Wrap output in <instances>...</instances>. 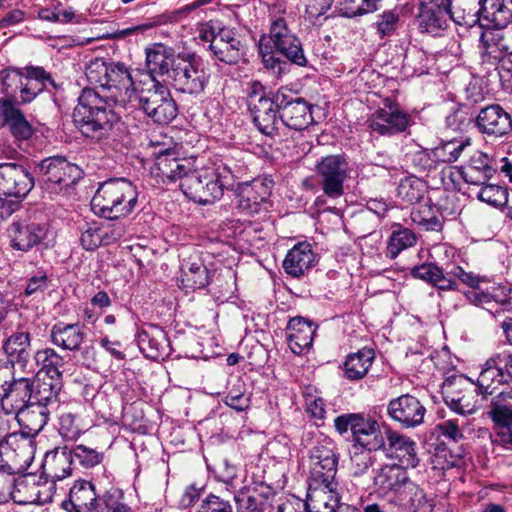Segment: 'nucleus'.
<instances>
[{
  "label": "nucleus",
  "instance_id": "nucleus-31",
  "mask_svg": "<svg viewBox=\"0 0 512 512\" xmlns=\"http://www.w3.org/2000/svg\"><path fill=\"white\" fill-rule=\"evenodd\" d=\"M13 416L20 426V435L24 438H34L49 422L50 410L45 405L29 401Z\"/></svg>",
  "mask_w": 512,
  "mask_h": 512
},
{
  "label": "nucleus",
  "instance_id": "nucleus-8",
  "mask_svg": "<svg viewBox=\"0 0 512 512\" xmlns=\"http://www.w3.org/2000/svg\"><path fill=\"white\" fill-rule=\"evenodd\" d=\"M2 83L7 94L19 92L20 103L28 104L32 102L49 83L55 89L57 84L43 67L27 66L22 69H8L2 72Z\"/></svg>",
  "mask_w": 512,
  "mask_h": 512
},
{
  "label": "nucleus",
  "instance_id": "nucleus-60",
  "mask_svg": "<svg viewBox=\"0 0 512 512\" xmlns=\"http://www.w3.org/2000/svg\"><path fill=\"white\" fill-rule=\"evenodd\" d=\"M399 13L396 10H386L377 16L375 27L380 38L391 36L398 28Z\"/></svg>",
  "mask_w": 512,
  "mask_h": 512
},
{
  "label": "nucleus",
  "instance_id": "nucleus-24",
  "mask_svg": "<svg viewBox=\"0 0 512 512\" xmlns=\"http://www.w3.org/2000/svg\"><path fill=\"white\" fill-rule=\"evenodd\" d=\"M236 512H271L275 497L273 489L264 483H253L232 491Z\"/></svg>",
  "mask_w": 512,
  "mask_h": 512
},
{
  "label": "nucleus",
  "instance_id": "nucleus-53",
  "mask_svg": "<svg viewBox=\"0 0 512 512\" xmlns=\"http://www.w3.org/2000/svg\"><path fill=\"white\" fill-rule=\"evenodd\" d=\"M381 0H336L339 13L347 18L362 16L378 9Z\"/></svg>",
  "mask_w": 512,
  "mask_h": 512
},
{
  "label": "nucleus",
  "instance_id": "nucleus-20",
  "mask_svg": "<svg viewBox=\"0 0 512 512\" xmlns=\"http://www.w3.org/2000/svg\"><path fill=\"white\" fill-rule=\"evenodd\" d=\"M471 121L480 134L489 138H502L512 132V115L500 104L480 108Z\"/></svg>",
  "mask_w": 512,
  "mask_h": 512
},
{
  "label": "nucleus",
  "instance_id": "nucleus-9",
  "mask_svg": "<svg viewBox=\"0 0 512 512\" xmlns=\"http://www.w3.org/2000/svg\"><path fill=\"white\" fill-rule=\"evenodd\" d=\"M42 188L51 195L66 194L83 177V170L63 156H52L38 164Z\"/></svg>",
  "mask_w": 512,
  "mask_h": 512
},
{
  "label": "nucleus",
  "instance_id": "nucleus-18",
  "mask_svg": "<svg viewBox=\"0 0 512 512\" xmlns=\"http://www.w3.org/2000/svg\"><path fill=\"white\" fill-rule=\"evenodd\" d=\"M10 246L14 250L28 252L44 242L48 235V224L35 217L26 216L14 220L7 229Z\"/></svg>",
  "mask_w": 512,
  "mask_h": 512
},
{
  "label": "nucleus",
  "instance_id": "nucleus-6",
  "mask_svg": "<svg viewBox=\"0 0 512 512\" xmlns=\"http://www.w3.org/2000/svg\"><path fill=\"white\" fill-rule=\"evenodd\" d=\"M335 430L344 436L350 432L353 448L379 451L385 447V435L374 418L362 413H346L334 419Z\"/></svg>",
  "mask_w": 512,
  "mask_h": 512
},
{
  "label": "nucleus",
  "instance_id": "nucleus-61",
  "mask_svg": "<svg viewBox=\"0 0 512 512\" xmlns=\"http://www.w3.org/2000/svg\"><path fill=\"white\" fill-rule=\"evenodd\" d=\"M80 244L87 251H93L103 245L101 227L97 223H87L82 228Z\"/></svg>",
  "mask_w": 512,
  "mask_h": 512
},
{
  "label": "nucleus",
  "instance_id": "nucleus-45",
  "mask_svg": "<svg viewBox=\"0 0 512 512\" xmlns=\"http://www.w3.org/2000/svg\"><path fill=\"white\" fill-rule=\"evenodd\" d=\"M35 382L36 380L32 378V397L30 401L49 408L51 404L57 401L63 382H54L46 378H37V385H35Z\"/></svg>",
  "mask_w": 512,
  "mask_h": 512
},
{
  "label": "nucleus",
  "instance_id": "nucleus-56",
  "mask_svg": "<svg viewBox=\"0 0 512 512\" xmlns=\"http://www.w3.org/2000/svg\"><path fill=\"white\" fill-rule=\"evenodd\" d=\"M477 198L494 207H502L508 202V190L505 186L488 184L480 185Z\"/></svg>",
  "mask_w": 512,
  "mask_h": 512
},
{
  "label": "nucleus",
  "instance_id": "nucleus-43",
  "mask_svg": "<svg viewBox=\"0 0 512 512\" xmlns=\"http://www.w3.org/2000/svg\"><path fill=\"white\" fill-rule=\"evenodd\" d=\"M138 346L147 358L157 360L167 355L168 340L162 329L152 327L138 334Z\"/></svg>",
  "mask_w": 512,
  "mask_h": 512
},
{
  "label": "nucleus",
  "instance_id": "nucleus-17",
  "mask_svg": "<svg viewBox=\"0 0 512 512\" xmlns=\"http://www.w3.org/2000/svg\"><path fill=\"white\" fill-rule=\"evenodd\" d=\"M249 99L253 122L257 129L268 137L278 136L282 121L276 108V92L260 94L254 88Z\"/></svg>",
  "mask_w": 512,
  "mask_h": 512
},
{
  "label": "nucleus",
  "instance_id": "nucleus-55",
  "mask_svg": "<svg viewBox=\"0 0 512 512\" xmlns=\"http://www.w3.org/2000/svg\"><path fill=\"white\" fill-rule=\"evenodd\" d=\"M223 401L227 406L238 412L246 411L251 405V393L247 391L242 381L237 380V382L229 388Z\"/></svg>",
  "mask_w": 512,
  "mask_h": 512
},
{
  "label": "nucleus",
  "instance_id": "nucleus-2",
  "mask_svg": "<svg viewBox=\"0 0 512 512\" xmlns=\"http://www.w3.org/2000/svg\"><path fill=\"white\" fill-rule=\"evenodd\" d=\"M411 274L414 278L426 281L442 291L457 290V280H460L472 288L465 293L470 303L485 309L495 318L512 312L511 286L499 285L478 290L479 278L460 266L453 265L450 269L444 270L434 263H424L414 267Z\"/></svg>",
  "mask_w": 512,
  "mask_h": 512
},
{
  "label": "nucleus",
  "instance_id": "nucleus-13",
  "mask_svg": "<svg viewBox=\"0 0 512 512\" xmlns=\"http://www.w3.org/2000/svg\"><path fill=\"white\" fill-rule=\"evenodd\" d=\"M512 53V29L489 28L482 31L479 39L480 65L488 73L498 70Z\"/></svg>",
  "mask_w": 512,
  "mask_h": 512
},
{
  "label": "nucleus",
  "instance_id": "nucleus-21",
  "mask_svg": "<svg viewBox=\"0 0 512 512\" xmlns=\"http://www.w3.org/2000/svg\"><path fill=\"white\" fill-rule=\"evenodd\" d=\"M34 186V179L21 165L16 163L0 164V195L18 200L25 198Z\"/></svg>",
  "mask_w": 512,
  "mask_h": 512
},
{
  "label": "nucleus",
  "instance_id": "nucleus-37",
  "mask_svg": "<svg viewBox=\"0 0 512 512\" xmlns=\"http://www.w3.org/2000/svg\"><path fill=\"white\" fill-rule=\"evenodd\" d=\"M98 498L94 484L87 480H77L69 490L68 499L61 506L67 512H93Z\"/></svg>",
  "mask_w": 512,
  "mask_h": 512
},
{
  "label": "nucleus",
  "instance_id": "nucleus-48",
  "mask_svg": "<svg viewBox=\"0 0 512 512\" xmlns=\"http://www.w3.org/2000/svg\"><path fill=\"white\" fill-rule=\"evenodd\" d=\"M412 221L427 231H440L443 227L438 210L431 204H418L411 211Z\"/></svg>",
  "mask_w": 512,
  "mask_h": 512
},
{
  "label": "nucleus",
  "instance_id": "nucleus-57",
  "mask_svg": "<svg viewBox=\"0 0 512 512\" xmlns=\"http://www.w3.org/2000/svg\"><path fill=\"white\" fill-rule=\"evenodd\" d=\"M108 62L102 59L92 60L85 69V75L87 81L91 85L98 86L101 89V93L105 92V85L107 84V75L109 70Z\"/></svg>",
  "mask_w": 512,
  "mask_h": 512
},
{
  "label": "nucleus",
  "instance_id": "nucleus-22",
  "mask_svg": "<svg viewBox=\"0 0 512 512\" xmlns=\"http://www.w3.org/2000/svg\"><path fill=\"white\" fill-rule=\"evenodd\" d=\"M178 53L163 43H153L145 48V67L151 83L162 80L169 82L174 71Z\"/></svg>",
  "mask_w": 512,
  "mask_h": 512
},
{
  "label": "nucleus",
  "instance_id": "nucleus-10",
  "mask_svg": "<svg viewBox=\"0 0 512 512\" xmlns=\"http://www.w3.org/2000/svg\"><path fill=\"white\" fill-rule=\"evenodd\" d=\"M275 5L270 10V28L265 36L266 44L271 45L279 54L283 55L289 62L300 67H306L308 60L304 54L300 39L291 31L287 18L284 15H276Z\"/></svg>",
  "mask_w": 512,
  "mask_h": 512
},
{
  "label": "nucleus",
  "instance_id": "nucleus-54",
  "mask_svg": "<svg viewBox=\"0 0 512 512\" xmlns=\"http://www.w3.org/2000/svg\"><path fill=\"white\" fill-rule=\"evenodd\" d=\"M265 41L266 38L265 35H263L259 44L263 64L268 70H271L275 76L280 78L289 72L290 65L287 61L276 57L275 49L271 47V45L266 44Z\"/></svg>",
  "mask_w": 512,
  "mask_h": 512
},
{
  "label": "nucleus",
  "instance_id": "nucleus-16",
  "mask_svg": "<svg viewBox=\"0 0 512 512\" xmlns=\"http://www.w3.org/2000/svg\"><path fill=\"white\" fill-rule=\"evenodd\" d=\"M411 115L402 110L399 104L386 98L383 107L378 108L367 119L371 131L382 136H392L405 132L411 125Z\"/></svg>",
  "mask_w": 512,
  "mask_h": 512
},
{
  "label": "nucleus",
  "instance_id": "nucleus-5",
  "mask_svg": "<svg viewBox=\"0 0 512 512\" xmlns=\"http://www.w3.org/2000/svg\"><path fill=\"white\" fill-rule=\"evenodd\" d=\"M221 168L205 167L196 169L190 176H186L182 184V192L190 200L208 205L219 200L224 193V188L230 185V180L235 177L234 171L227 164Z\"/></svg>",
  "mask_w": 512,
  "mask_h": 512
},
{
  "label": "nucleus",
  "instance_id": "nucleus-63",
  "mask_svg": "<svg viewBox=\"0 0 512 512\" xmlns=\"http://www.w3.org/2000/svg\"><path fill=\"white\" fill-rule=\"evenodd\" d=\"M433 155V149H421L413 153L412 155V163L413 165L418 168L419 172H430L431 170H434L437 168L438 161Z\"/></svg>",
  "mask_w": 512,
  "mask_h": 512
},
{
  "label": "nucleus",
  "instance_id": "nucleus-47",
  "mask_svg": "<svg viewBox=\"0 0 512 512\" xmlns=\"http://www.w3.org/2000/svg\"><path fill=\"white\" fill-rule=\"evenodd\" d=\"M481 0H452L450 18L458 25L473 26L478 22Z\"/></svg>",
  "mask_w": 512,
  "mask_h": 512
},
{
  "label": "nucleus",
  "instance_id": "nucleus-39",
  "mask_svg": "<svg viewBox=\"0 0 512 512\" xmlns=\"http://www.w3.org/2000/svg\"><path fill=\"white\" fill-rule=\"evenodd\" d=\"M405 467L397 464L382 466L374 476V484L378 492L391 501L404 483L409 480Z\"/></svg>",
  "mask_w": 512,
  "mask_h": 512
},
{
  "label": "nucleus",
  "instance_id": "nucleus-34",
  "mask_svg": "<svg viewBox=\"0 0 512 512\" xmlns=\"http://www.w3.org/2000/svg\"><path fill=\"white\" fill-rule=\"evenodd\" d=\"M317 263V256L312 245L307 241L296 243L286 254L283 261L284 271L294 278H299L311 270Z\"/></svg>",
  "mask_w": 512,
  "mask_h": 512
},
{
  "label": "nucleus",
  "instance_id": "nucleus-52",
  "mask_svg": "<svg viewBox=\"0 0 512 512\" xmlns=\"http://www.w3.org/2000/svg\"><path fill=\"white\" fill-rule=\"evenodd\" d=\"M209 284V271L202 263H191L182 269L181 285L186 290L205 288Z\"/></svg>",
  "mask_w": 512,
  "mask_h": 512
},
{
  "label": "nucleus",
  "instance_id": "nucleus-33",
  "mask_svg": "<svg viewBox=\"0 0 512 512\" xmlns=\"http://www.w3.org/2000/svg\"><path fill=\"white\" fill-rule=\"evenodd\" d=\"M157 175L160 176L163 182L172 183L180 181V188L186 176L192 175L193 162L187 158H178L174 152L160 154L156 160Z\"/></svg>",
  "mask_w": 512,
  "mask_h": 512
},
{
  "label": "nucleus",
  "instance_id": "nucleus-49",
  "mask_svg": "<svg viewBox=\"0 0 512 512\" xmlns=\"http://www.w3.org/2000/svg\"><path fill=\"white\" fill-rule=\"evenodd\" d=\"M93 512H133L126 503L124 493L119 488H111L99 495Z\"/></svg>",
  "mask_w": 512,
  "mask_h": 512
},
{
  "label": "nucleus",
  "instance_id": "nucleus-30",
  "mask_svg": "<svg viewBox=\"0 0 512 512\" xmlns=\"http://www.w3.org/2000/svg\"><path fill=\"white\" fill-rule=\"evenodd\" d=\"M212 55L219 61L234 65L244 56V45L234 30L218 28V37L209 45Z\"/></svg>",
  "mask_w": 512,
  "mask_h": 512
},
{
  "label": "nucleus",
  "instance_id": "nucleus-27",
  "mask_svg": "<svg viewBox=\"0 0 512 512\" xmlns=\"http://www.w3.org/2000/svg\"><path fill=\"white\" fill-rule=\"evenodd\" d=\"M380 450L387 456L398 459L402 467L415 468L419 464L416 442L389 427L385 429V447Z\"/></svg>",
  "mask_w": 512,
  "mask_h": 512
},
{
  "label": "nucleus",
  "instance_id": "nucleus-14",
  "mask_svg": "<svg viewBox=\"0 0 512 512\" xmlns=\"http://www.w3.org/2000/svg\"><path fill=\"white\" fill-rule=\"evenodd\" d=\"M323 194L331 199L344 195V182L349 178V163L343 155H327L315 166Z\"/></svg>",
  "mask_w": 512,
  "mask_h": 512
},
{
  "label": "nucleus",
  "instance_id": "nucleus-42",
  "mask_svg": "<svg viewBox=\"0 0 512 512\" xmlns=\"http://www.w3.org/2000/svg\"><path fill=\"white\" fill-rule=\"evenodd\" d=\"M36 364L40 367L36 378H46L54 382H63L64 359L53 348H44L34 355Z\"/></svg>",
  "mask_w": 512,
  "mask_h": 512
},
{
  "label": "nucleus",
  "instance_id": "nucleus-44",
  "mask_svg": "<svg viewBox=\"0 0 512 512\" xmlns=\"http://www.w3.org/2000/svg\"><path fill=\"white\" fill-rule=\"evenodd\" d=\"M427 189V183L424 180L410 175L400 180L397 196L407 205L419 204L427 193Z\"/></svg>",
  "mask_w": 512,
  "mask_h": 512
},
{
  "label": "nucleus",
  "instance_id": "nucleus-64",
  "mask_svg": "<svg viewBox=\"0 0 512 512\" xmlns=\"http://www.w3.org/2000/svg\"><path fill=\"white\" fill-rule=\"evenodd\" d=\"M49 282L47 274L43 271H38L28 279L24 294L26 296L40 295L49 287Z\"/></svg>",
  "mask_w": 512,
  "mask_h": 512
},
{
  "label": "nucleus",
  "instance_id": "nucleus-38",
  "mask_svg": "<svg viewBox=\"0 0 512 512\" xmlns=\"http://www.w3.org/2000/svg\"><path fill=\"white\" fill-rule=\"evenodd\" d=\"M390 503L411 512H433L434 510L433 501L429 500L424 490L410 479L403 484Z\"/></svg>",
  "mask_w": 512,
  "mask_h": 512
},
{
  "label": "nucleus",
  "instance_id": "nucleus-23",
  "mask_svg": "<svg viewBox=\"0 0 512 512\" xmlns=\"http://www.w3.org/2000/svg\"><path fill=\"white\" fill-rule=\"evenodd\" d=\"M272 187L270 179H255L243 184L238 194V209L249 216L268 211Z\"/></svg>",
  "mask_w": 512,
  "mask_h": 512
},
{
  "label": "nucleus",
  "instance_id": "nucleus-51",
  "mask_svg": "<svg viewBox=\"0 0 512 512\" xmlns=\"http://www.w3.org/2000/svg\"><path fill=\"white\" fill-rule=\"evenodd\" d=\"M445 15L450 16V13L446 11V9L420 3L418 15L419 23L427 32L433 33L442 29L445 24Z\"/></svg>",
  "mask_w": 512,
  "mask_h": 512
},
{
  "label": "nucleus",
  "instance_id": "nucleus-19",
  "mask_svg": "<svg viewBox=\"0 0 512 512\" xmlns=\"http://www.w3.org/2000/svg\"><path fill=\"white\" fill-rule=\"evenodd\" d=\"M32 397V378L16 377L9 372L0 382V411L6 416H13L29 403Z\"/></svg>",
  "mask_w": 512,
  "mask_h": 512
},
{
  "label": "nucleus",
  "instance_id": "nucleus-35",
  "mask_svg": "<svg viewBox=\"0 0 512 512\" xmlns=\"http://www.w3.org/2000/svg\"><path fill=\"white\" fill-rule=\"evenodd\" d=\"M287 342L291 351L296 355L307 352L316 334L317 326L310 320L296 316L287 324Z\"/></svg>",
  "mask_w": 512,
  "mask_h": 512
},
{
  "label": "nucleus",
  "instance_id": "nucleus-15",
  "mask_svg": "<svg viewBox=\"0 0 512 512\" xmlns=\"http://www.w3.org/2000/svg\"><path fill=\"white\" fill-rule=\"evenodd\" d=\"M276 108L282 126L300 131L313 123L312 105L290 89L281 87L276 91Z\"/></svg>",
  "mask_w": 512,
  "mask_h": 512
},
{
  "label": "nucleus",
  "instance_id": "nucleus-46",
  "mask_svg": "<svg viewBox=\"0 0 512 512\" xmlns=\"http://www.w3.org/2000/svg\"><path fill=\"white\" fill-rule=\"evenodd\" d=\"M471 147V139L469 137L461 139H453L446 141L438 145L433 149V155L441 163H453L456 162L461 155Z\"/></svg>",
  "mask_w": 512,
  "mask_h": 512
},
{
  "label": "nucleus",
  "instance_id": "nucleus-50",
  "mask_svg": "<svg viewBox=\"0 0 512 512\" xmlns=\"http://www.w3.org/2000/svg\"><path fill=\"white\" fill-rule=\"evenodd\" d=\"M416 240L412 230L399 224L395 225L387 244V255L392 259L396 258L403 250L415 245Z\"/></svg>",
  "mask_w": 512,
  "mask_h": 512
},
{
  "label": "nucleus",
  "instance_id": "nucleus-41",
  "mask_svg": "<svg viewBox=\"0 0 512 512\" xmlns=\"http://www.w3.org/2000/svg\"><path fill=\"white\" fill-rule=\"evenodd\" d=\"M375 359L373 349L364 347L357 352L350 353L346 356L343 364V377L350 381H358L363 379Z\"/></svg>",
  "mask_w": 512,
  "mask_h": 512
},
{
  "label": "nucleus",
  "instance_id": "nucleus-62",
  "mask_svg": "<svg viewBox=\"0 0 512 512\" xmlns=\"http://www.w3.org/2000/svg\"><path fill=\"white\" fill-rule=\"evenodd\" d=\"M197 512H233V507L229 500L209 494L202 500Z\"/></svg>",
  "mask_w": 512,
  "mask_h": 512
},
{
  "label": "nucleus",
  "instance_id": "nucleus-26",
  "mask_svg": "<svg viewBox=\"0 0 512 512\" xmlns=\"http://www.w3.org/2000/svg\"><path fill=\"white\" fill-rule=\"evenodd\" d=\"M426 408L410 394H403L389 401L388 416L405 428H414L423 423Z\"/></svg>",
  "mask_w": 512,
  "mask_h": 512
},
{
  "label": "nucleus",
  "instance_id": "nucleus-1",
  "mask_svg": "<svg viewBox=\"0 0 512 512\" xmlns=\"http://www.w3.org/2000/svg\"><path fill=\"white\" fill-rule=\"evenodd\" d=\"M135 96L130 69L123 63L111 62L105 92L83 89L73 110V121L83 136L100 141L110 136L119 115L114 106H125Z\"/></svg>",
  "mask_w": 512,
  "mask_h": 512
},
{
  "label": "nucleus",
  "instance_id": "nucleus-7",
  "mask_svg": "<svg viewBox=\"0 0 512 512\" xmlns=\"http://www.w3.org/2000/svg\"><path fill=\"white\" fill-rule=\"evenodd\" d=\"M210 80L204 60L191 51L178 52L172 77L168 82L176 91L191 96L202 94Z\"/></svg>",
  "mask_w": 512,
  "mask_h": 512
},
{
  "label": "nucleus",
  "instance_id": "nucleus-3",
  "mask_svg": "<svg viewBox=\"0 0 512 512\" xmlns=\"http://www.w3.org/2000/svg\"><path fill=\"white\" fill-rule=\"evenodd\" d=\"M501 355L489 358L482 366L476 381V392L482 399L490 398L487 415L500 431L504 445L512 444V375L505 372Z\"/></svg>",
  "mask_w": 512,
  "mask_h": 512
},
{
  "label": "nucleus",
  "instance_id": "nucleus-12",
  "mask_svg": "<svg viewBox=\"0 0 512 512\" xmlns=\"http://www.w3.org/2000/svg\"><path fill=\"white\" fill-rule=\"evenodd\" d=\"M339 453L335 442L322 434L316 437L308 453L309 476L307 480L338 481Z\"/></svg>",
  "mask_w": 512,
  "mask_h": 512
},
{
  "label": "nucleus",
  "instance_id": "nucleus-29",
  "mask_svg": "<svg viewBox=\"0 0 512 512\" xmlns=\"http://www.w3.org/2000/svg\"><path fill=\"white\" fill-rule=\"evenodd\" d=\"M41 468V475L53 483L70 477L75 469L70 447H56L46 452Z\"/></svg>",
  "mask_w": 512,
  "mask_h": 512
},
{
  "label": "nucleus",
  "instance_id": "nucleus-28",
  "mask_svg": "<svg viewBox=\"0 0 512 512\" xmlns=\"http://www.w3.org/2000/svg\"><path fill=\"white\" fill-rule=\"evenodd\" d=\"M31 332L29 328L19 325L16 330L3 341L2 350L7 362L14 368L16 365L25 368L31 357Z\"/></svg>",
  "mask_w": 512,
  "mask_h": 512
},
{
  "label": "nucleus",
  "instance_id": "nucleus-40",
  "mask_svg": "<svg viewBox=\"0 0 512 512\" xmlns=\"http://www.w3.org/2000/svg\"><path fill=\"white\" fill-rule=\"evenodd\" d=\"M492 163L493 160L487 154L476 151L461 171L463 180L468 184L477 186L485 184L496 172Z\"/></svg>",
  "mask_w": 512,
  "mask_h": 512
},
{
  "label": "nucleus",
  "instance_id": "nucleus-11",
  "mask_svg": "<svg viewBox=\"0 0 512 512\" xmlns=\"http://www.w3.org/2000/svg\"><path fill=\"white\" fill-rule=\"evenodd\" d=\"M144 113L158 124H168L177 116V104L168 86L161 81L151 83L133 97Z\"/></svg>",
  "mask_w": 512,
  "mask_h": 512
},
{
  "label": "nucleus",
  "instance_id": "nucleus-4",
  "mask_svg": "<svg viewBox=\"0 0 512 512\" xmlns=\"http://www.w3.org/2000/svg\"><path fill=\"white\" fill-rule=\"evenodd\" d=\"M138 199L136 187L126 178H110L102 182L92 198L95 214L116 220L132 213Z\"/></svg>",
  "mask_w": 512,
  "mask_h": 512
},
{
  "label": "nucleus",
  "instance_id": "nucleus-36",
  "mask_svg": "<svg viewBox=\"0 0 512 512\" xmlns=\"http://www.w3.org/2000/svg\"><path fill=\"white\" fill-rule=\"evenodd\" d=\"M0 117L17 140H28L34 134L31 123L9 97L0 98Z\"/></svg>",
  "mask_w": 512,
  "mask_h": 512
},
{
  "label": "nucleus",
  "instance_id": "nucleus-25",
  "mask_svg": "<svg viewBox=\"0 0 512 512\" xmlns=\"http://www.w3.org/2000/svg\"><path fill=\"white\" fill-rule=\"evenodd\" d=\"M305 507L308 512H336L340 503L338 481L307 480Z\"/></svg>",
  "mask_w": 512,
  "mask_h": 512
},
{
  "label": "nucleus",
  "instance_id": "nucleus-32",
  "mask_svg": "<svg viewBox=\"0 0 512 512\" xmlns=\"http://www.w3.org/2000/svg\"><path fill=\"white\" fill-rule=\"evenodd\" d=\"M84 324L77 323H55L49 332L50 342L66 351H79L85 342L87 334Z\"/></svg>",
  "mask_w": 512,
  "mask_h": 512
},
{
  "label": "nucleus",
  "instance_id": "nucleus-59",
  "mask_svg": "<svg viewBox=\"0 0 512 512\" xmlns=\"http://www.w3.org/2000/svg\"><path fill=\"white\" fill-rule=\"evenodd\" d=\"M479 14L484 19L499 24L502 20L507 17L505 13L504 0H481L478 6Z\"/></svg>",
  "mask_w": 512,
  "mask_h": 512
},
{
  "label": "nucleus",
  "instance_id": "nucleus-58",
  "mask_svg": "<svg viewBox=\"0 0 512 512\" xmlns=\"http://www.w3.org/2000/svg\"><path fill=\"white\" fill-rule=\"evenodd\" d=\"M75 465L78 463L83 468H93L103 461V454L85 445H76L70 448Z\"/></svg>",
  "mask_w": 512,
  "mask_h": 512
}]
</instances>
